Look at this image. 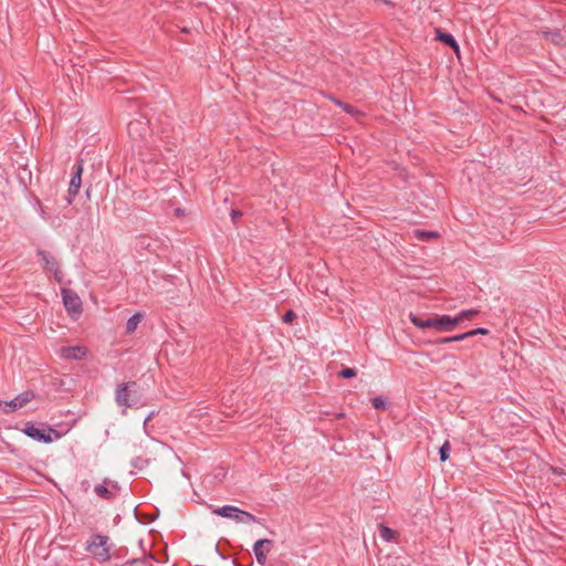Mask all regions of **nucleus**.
Instances as JSON below:
<instances>
[{
	"mask_svg": "<svg viewBox=\"0 0 566 566\" xmlns=\"http://www.w3.org/2000/svg\"><path fill=\"white\" fill-rule=\"evenodd\" d=\"M357 375V370L355 368L345 367L338 373V377L343 379L354 378Z\"/></svg>",
	"mask_w": 566,
	"mask_h": 566,
	"instance_id": "23",
	"label": "nucleus"
},
{
	"mask_svg": "<svg viewBox=\"0 0 566 566\" xmlns=\"http://www.w3.org/2000/svg\"><path fill=\"white\" fill-rule=\"evenodd\" d=\"M380 536L385 539V541H390L394 538L396 532L385 525H380Z\"/></svg>",
	"mask_w": 566,
	"mask_h": 566,
	"instance_id": "24",
	"label": "nucleus"
},
{
	"mask_svg": "<svg viewBox=\"0 0 566 566\" xmlns=\"http://www.w3.org/2000/svg\"><path fill=\"white\" fill-rule=\"evenodd\" d=\"M450 455V443L449 441H444V443L439 449V457L441 462H446Z\"/></svg>",
	"mask_w": 566,
	"mask_h": 566,
	"instance_id": "20",
	"label": "nucleus"
},
{
	"mask_svg": "<svg viewBox=\"0 0 566 566\" xmlns=\"http://www.w3.org/2000/svg\"><path fill=\"white\" fill-rule=\"evenodd\" d=\"M115 399L118 406L126 408H137L144 405L143 390L136 381L120 384L116 389Z\"/></svg>",
	"mask_w": 566,
	"mask_h": 566,
	"instance_id": "1",
	"label": "nucleus"
},
{
	"mask_svg": "<svg viewBox=\"0 0 566 566\" xmlns=\"http://www.w3.org/2000/svg\"><path fill=\"white\" fill-rule=\"evenodd\" d=\"M63 303L70 314L80 313L82 308V301L76 293L70 290H62Z\"/></svg>",
	"mask_w": 566,
	"mask_h": 566,
	"instance_id": "8",
	"label": "nucleus"
},
{
	"mask_svg": "<svg viewBox=\"0 0 566 566\" xmlns=\"http://www.w3.org/2000/svg\"><path fill=\"white\" fill-rule=\"evenodd\" d=\"M486 334H489V329L479 327V328H474V329H471L469 332H465V333H462V334H459V335H455L452 337L440 338L437 340V343L447 344V343H451V342H461V340L472 338L476 335H486Z\"/></svg>",
	"mask_w": 566,
	"mask_h": 566,
	"instance_id": "10",
	"label": "nucleus"
},
{
	"mask_svg": "<svg viewBox=\"0 0 566 566\" xmlns=\"http://www.w3.org/2000/svg\"><path fill=\"white\" fill-rule=\"evenodd\" d=\"M256 516H254L253 514L247 512V511H243L240 509V513H238V517L235 518V522L238 523H243V524H249V523H252V522H256Z\"/></svg>",
	"mask_w": 566,
	"mask_h": 566,
	"instance_id": "17",
	"label": "nucleus"
},
{
	"mask_svg": "<svg viewBox=\"0 0 566 566\" xmlns=\"http://www.w3.org/2000/svg\"><path fill=\"white\" fill-rule=\"evenodd\" d=\"M387 401L381 396H377L371 399V406L377 410H385L387 408Z\"/></svg>",
	"mask_w": 566,
	"mask_h": 566,
	"instance_id": "21",
	"label": "nucleus"
},
{
	"mask_svg": "<svg viewBox=\"0 0 566 566\" xmlns=\"http://www.w3.org/2000/svg\"><path fill=\"white\" fill-rule=\"evenodd\" d=\"M61 355L66 359L81 360L87 355V348L84 346L63 347Z\"/></svg>",
	"mask_w": 566,
	"mask_h": 566,
	"instance_id": "13",
	"label": "nucleus"
},
{
	"mask_svg": "<svg viewBox=\"0 0 566 566\" xmlns=\"http://www.w3.org/2000/svg\"><path fill=\"white\" fill-rule=\"evenodd\" d=\"M420 331L450 332L453 331L461 321H411Z\"/></svg>",
	"mask_w": 566,
	"mask_h": 566,
	"instance_id": "3",
	"label": "nucleus"
},
{
	"mask_svg": "<svg viewBox=\"0 0 566 566\" xmlns=\"http://www.w3.org/2000/svg\"><path fill=\"white\" fill-rule=\"evenodd\" d=\"M22 432L38 442L51 443L53 441V438L50 436V432H48V430L38 428L31 421L24 424Z\"/></svg>",
	"mask_w": 566,
	"mask_h": 566,
	"instance_id": "5",
	"label": "nucleus"
},
{
	"mask_svg": "<svg viewBox=\"0 0 566 566\" xmlns=\"http://www.w3.org/2000/svg\"><path fill=\"white\" fill-rule=\"evenodd\" d=\"M281 318H296V314L293 310H289L281 316Z\"/></svg>",
	"mask_w": 566,
	"mask_h": 566,
	"instance_id": "29",
	"label": "nucleus"
},
{
	"mask_svg": "<svg viewBox=\"0 0 566 566\" xmlns=\"http://www.w3.org/2000/svg\"><path fill=\"white\" fill-rule=\"evenodd\" d=\"M108 536L106 535H93L91 541L86 544V551L101 563H104L111 558L109 546L107 545Z\"/></svg>",
	"mask_w": 566,
	"mask_h": 566,
	"instance_id": "2",
	"label": "nucleus"
},
{
	"mask_svg": "<svg viewBox=\"0 0 566 566\" xmlns=\"http://www.w3.org/2000/svg\"><path fill=\"white\" fill-rule=\"evenodd\" d=\"M437 39L441 41L443 44L452 48L454 52H459L458 42L455 41L452 34L437 30Z\"/></svg>",
	"mask_w": 566,
	"mask_h": 566,
	"instance_id": "15",
	"label": "nucleus"
},
{
	"mask_svg": "<svg viewBox=\"0 0 566 566\" xmlns=\"http://www.w3.org/2000/svg\"><path fill=\"white\" fill-rule=\"evenodd\" d=\"M35 394L31 390H27L20 395H18L14 399L10 401H1L0 400V410H2L6 413L15 411L22 407H24L27 403L32 401L35 398Z\"/></svg>",
	"mask_w": 566,
	"mask_h": 566,
	"instance_id": "4",
	"label": "nucleus"
},
{
	"mask_svg": "<svg viewBox=\"0 0 566 566\" xmlns=\"http://www.w3.org/2000/svg\"><path fill=\"white\" fill-rule=\"evenodd\" d=\"M543 34L546 38H549L553 42L559 43L563 40V35L559 30L554 31H543Z\"/></svg>",
	"mask_w": 566,
	"mask_h": 566,
	"instance_id": "22",
	"label": "nucleus"
},
{
	"mask_svg": "<svg viewBox=\"0 0 566 566\" xmlns=\"http://www.w3.org/2000/svg\"><path fill=\"white\" fill-rule=\"evenodd\" d=\"M409 318H410V319H413V318H417V317H416V316H413V314H412V313H410V314H409Z\"/></svg>",
	"mask_w": 566,
	"mask_h": 566,
	"instance_id": "32",
	"label": "nucleus"
},
{
	"mask_svg": "<svg viewBox=\"0 0 566 566\" xmlns=\"http://www.w3.org/2000/svg\"><path fill=\"white\" fill-rule=\"evenodd\" d=\"M48 432H50V436L53 438V440L60 439L62 437V433L60 431L51 427L48 428Z\"/></svg>",
	"mask_w": 566,
	"mask_h": 566,
	"instance_id": "28",
	"label": "nucleus"
},
{
	"mask_svg": "<svg viewBox=\"0 0 566 566\" xmlns=\"http://www.w3.org/2000/svg\"><path fill=\"white\" fill-rule=\"evenodd\" d=\"M213 514L234 520L238 517V513H240V509L232 505H224L222 507H218L212 511Z\"/></svg>",
	"mask_w": 566,
	"mask_h": 566,
	"instance_id": "14",
	"label": "nucleus"
},
{
	"mask_svg": "<svg viewBox=\"0 0 566 566\" xmlns=\"http://www.w3.org/2000/svg\"><path fill=\"white\" fill-rule=\"evenodd\" d=\"M273 547V541L272 539H268V538H263V539H258L254 545H253V552H254V555H255V558H256V562L264 566L266 560H268V553L271 551V548Z\"/></svg>",
	"mask_w": 566,
	"mask_h": 566,
	"instance_id": "6",
	"label": "nucleus"
},
{
	"mask_svg": "<svg viewBox=\"0 0 566 566\" xmlns=\"http://www.w3.org/2000/svg\"><path fill=\"white\" fill-rule=\"evenodd\" d=\"M82 172H83V161L77 160L73 166V174L69 186V195L75 196L78 193L81 182H82Z\"/></svg>",
	"mask_w": 566,
	"mask_h": 566,
	"instance_id": "9",
	"label": "nucleus"
},
{
	"mask_svg": "<svg viewBox=\"0 0 566 566\" xmlns=\"http://www.w3.org/2000/svg\"><path fill=\"white\" fill-rule=\"evenodd\" d=\"M241 216V212L238 211V210H232L231 212V217H232V220L234 221L238 217Z\"/></svg>",
	"mask_w": 566,
	"mask_h": 566,
	"instance_id": "31",
	"label": "nucleus"
},
{
	"mask_svg": "<svg viewBox=\"0 0 566 566\" xmlns=\"http://www.w3.org/2000/svg\"><path fill=\"white\" fill-rule=\"evenodd\" d=\"M332 99L334 101V103H335L336 105H338L339 107H342L346 113L352 114V115H354V114H356V113H357V111H356L354 107H352L350 105H348V104H346V103H343L342 101L336 99V98H332Z\"/></svg>",
	"mask_w": 566,
	"mask_h": 566,
	"instance_id": "26",
	"label": "nucleus"
},
{
	"mask_svg": "<svg viewBox=\"0 0 566 566\" xmlns=\"http://www.w3.org/2000/svg\"><path fill=\"white\" fill-rule=\"evenodd\" d=\"M113 566H153L145 557L130 558L123 564H114Z\"/></svg>",
	"mask_w": 566,
	"mask_h": 566,
	"instance_id": "16",
	"label": "nucleus"
},
{
	"mask_svg": "<svg viewBox=\"0 0 566 566\" xmlns=\"http://www.w3.org/2000/svg\"><path fill=\"white\" fill-rule=\"evenodd\" d=\"M147 130L148 126L144 119H133L127 125V132L134 139L143 138Z\"/></svg>",
	"mask_w": 566,
	"mask_h": 566,
	"instance_id": "11",
	"label": "nucleus"
},
{
	"mask_svg": "<svg viewBox=\"0 0 566 566\" xmlns=\"http://www.w3.org/2000/svg\"><path fill=\"white\" fill-rule=\"evenodd\" d=\"M139 322L140 321H127L125 333L128 335L133 334L136 331Z\"/></svg>",
	"mask_w": 566,
	"mask_h": 566,
	"instance_id": "27",
	"label": "nucleus"
},
{
	"mask_svg": "<svg viewBox=\"0 0 566 566\" xmlns=\"http://www.w3.org/2000/svg\"><path fill=\"white\" fill-rule=\"evenodd\" d=\"M105 484H111L115 490H119L118 483L115 481H111L109 479L104 480V484H98L94 488V492L102 499L111 501L115 499L116 494L106 488Z\"/></svg>",
	"mask_w": 566,
	"mask_h": 566,
	"instance_id": "12",
	"label": "nucleus"
},
{
	"mask_svg": "<svg viewBox=\"0 0 566 566\" xmlns=\"http://www.w3.org/2000/svg\"><path fill=\"white\" fill-rule=\"evenodd\" d=\"M413 235H415V238H417L421 241H426V240L439 237L438 232L426 231V230H415Z\"/></svg>",
	"mask_w": 566,
	"mask_h": 566,
	"instance_id": "19",
	"label": "nucleus"
},
{
	"mask_svg": "<svg viewBox=\"0 0 566 566\" xmlns=\"http://www.w3.org/2000/svg\"><path fill=\"white\" fill-rule=\"evenodd\" d=\"M148 464V460L142 457H136L132 461V465L138 470H143Z\"/></svg>",
	"mask_w": 566,
	"mask_h": 566,
	"instance_id": "25",
	"label": "nucleus"
},
{
	"mask_svg": "<svg viewBox=\"0 0 566 566\" xmlns=\"http://www.w3.org/2000/svg\"><path fill=\"white\" fill-rule=\"evenodd\" d=\"M476 314V311L469 310V311H461L457 313L454 316H450L448 314L442 315H436L433 318H441V319H449V318H468L469 315Z\"/></svg>",
	"mask_w": 566,
	"mask_h": 566,
	"instance_id": "18",
	"label": "nucleus"
},
{
	"mask_svg": "<svg viewBox=\"0 0 566 566\" xmlns=\"http://www.w3.org/2000/svg\"><path fill=\"white\" fill-rule=\"evenodd\" d=\"M143 317H144V315L140 312H136V313L132 314L128 318L137 319V318H143Z\"/></svg>",
	"mask_w": 566,
	"mask_h": 566,
	"instance_id": "30",
	"label": "nucleus"
},
{
	"mask_svg": "<svg viewBox=\"0 0 566 566\" xmlns=\"http://www.w3.org/2000/svg\"><path fill=\"white\" fill-rule=\"evenodd\" d=\"M176 213H177V214H181V213H182V211H181L180 209H177V210H176Z\"/></svg>",
	"mask_w": 566,
	"mask_h": 566,
	"instance_id": "33",
	"label": "nucleus"
},
{
	"mask_svg": "<svg viewBox=\"0 0 566 566\" xmlns=\"http://www.w3.org/2000/svg\"><path fill=\"white\" fill-rule=\"evenodd\" d=\"M38 255L41 256V260L43 261V264H44V269L48 272H51L57 282H61L62 273L60 271L59 263L55 260V258L53 255H51L49 252L43 251V250H39Z\"/></svg>",
	"mask_w": 566,
	"mask_h": 566,
	"instance_id": "7",
	"label": "nucleus"
}]
</instances>
